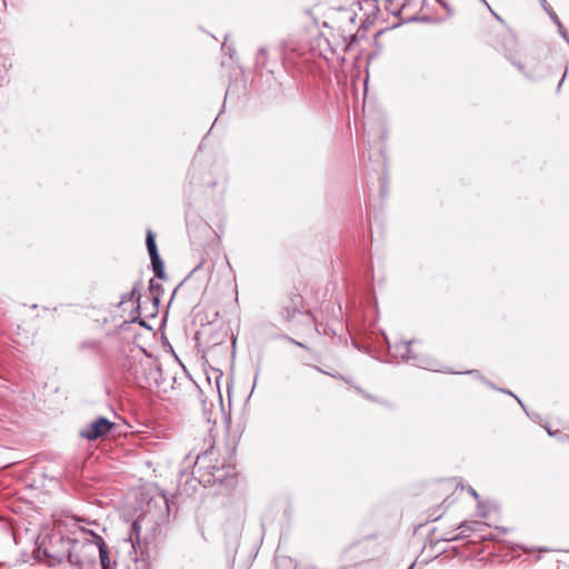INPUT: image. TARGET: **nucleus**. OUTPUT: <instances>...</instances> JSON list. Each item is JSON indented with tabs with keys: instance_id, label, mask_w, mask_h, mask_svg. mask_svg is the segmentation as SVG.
<instances>
[{
	"instance_id": "nucleus-7",
	"label": "nucleus",
	"mask_w": 569,
	"mask_h": 569,
	"mask_svg": "<svg viewBox=\"0 0 569 569\" xmlns=\"http://www.w3.org/2000/svg\"><path fill=\"white\" fill-rule=\"evenodd\" d=\"M481 526H482V523L477 522V521L471 522V523H461L458 528L460 530L459 533L453 535V536H448L445 539L451 541V540H457L459 538L470 537L471 532L476 531Z\"/></svg>"
},
{
	"instance_id": "nucleus-2",
	"label": "nucleus",
	"mask_w": 569,
	"mask_h": 569,
	"mask_svg": "<svg viewBox=\"0 0 569 569\" xmlns=\"http://www.w3.org/2000/svg\"><path fill=\"white\" fill-rule=\"evenodd\" d=\"M234 455L236 452L232 448L212 446L204 453L198 456L196 466L199 471L203 470L212 478H208V482H223L229 478L237 477Z\"/></svg>"
},
{
	"instance_id": "nucleus-5",
	"label": "nucleus",
	"mask_w": 569,
	"mask_h": 569,
	"mask_svg": "<svg viewBox=\"0 0 569 569\" xmlns=\"http://www.w3.org/2000/svg\"><path fill=\"white\" fill-rule=\"evenodd\" d=\"M112 428H114V423H112L108 419L101 417V418H98L97 420H94L89 426V428L81 430L80 436L82 438L93 440V439H98V438L106 436L107 433H109L111 431Z\"/></svg>"
},
{
	"instance_id": "nucleus-11",
	"label": "nucleus",
	"mask_w": 569,
	"mask_h": 569,
	"mask_svg": "<svg viewBox=\"0 0 569 569\" xmlns=\"http://www.w3.org/2000/svg\"><path fill=\"white\" fill-rule=\"evenodd\" d=\"M566 77H567V72H565V73H563L562 79H561V81H560L559 86H561V84H562V82L565 81Z\"/></svg>"
},
{
	"instance_id": "nucleus-12",
	"label": "nucleus",
	"mask_w": 569,
	"mask_h": 569,
	"mask_svg": "<svg viewBox=\"0 0 569 569\" xmlns=\"http://www.w3.org/2000/svg\"><path fill=\"white\" fill-rule=\"evenodd\" d=\"M73 520H76L77 522L81 521L79 518H76L74 516H73Z\"/></svg>"
},
{
	"instance_id": "nucleus-1",
	"label": "nucleus",
	"mask_w": 569,
	"mask_h": 569,
	"mask_svg": "<svg viewBox=\"0 0 569 569\" xmlns=\"http://www.w3.org/2000/svg\"><path fill=\"white\" fill-rule=\"evenodd\" d=\"M53 528L50 533L38 537L33 549V558L44 561L49 567L63 565L71 567V512L69 510L52 513Z\"/></svg>"
},
{
	"instance_id": "nucleus-9",
	"label": "nucleus",
	"mask_w": 569,
	"mask_h": 569,
	"mask_svg": "<svg viewBox=\"0 0 569 569\" xmlns=\"http://www.w3.org/2000/svg\"><path fill=\"white\" fill-rule=\"evenodd\" d=\"M409 347H410V345H409V343H402V345L400 346V348H403V349L406 350V353H402V355H401L403 358H407V359H410V358H411V356H409V355H408V352H409Z\"/></svg>"
},
{
	"instance_id": "nucleus-10",
	"label": "nucleus",
	"mask_w": 569,
	"mask_h": 569,
	"mask_svg": "<svg viewBox=\"0 0 569 569\" xmlns=\"http://www.w3.org/2000/svg\"><path fill=\"white\" fill-rule=\"evenodd\" d=\"M468 491H469V492H470L475 498H477V497H478V495H477L476 490H475V489H472L471 487H469V488H468Z\"/></svg>"
},
{
	"instance_id": "nucleus-6",
	"label": "nucleus",
	"mask_w": 569,
	"mask_h": 569,
	"mask_svg": "<svg viewBox=\"0 0 569 569\" xmlns=\"http://www.w3.org/2000/svg\"><path fill=\"white\" fill-rule=\"evenodd\" d=\"M146 243H147V248H148V251H149V254L151 258L154 274L158 278H163L164 277L163 263L160 260V257L158 254L157 244L154 241V237H153L152 231H150V230L147 232Z\"/></svg>"
},
{
	"instance_id": "nucleus-4",
	"label": "nucleus",
	"mask_w": 569,
	"mask_h": 569,
	"mask_svg": "<svg viewBox=\"0 0 569 569\" xmlns=\"http://www.w3.org/2000/svg\"><path fill=\"white\" fill-rule=\"evenodd\" d=\"M280 316L286 321H293L297 316H305L310 326L316 323L315 316L306 309L303 298L298 292H291L283 299Z\"/></svg>"
},
{
	"instance_id": "nucleus-13",
	"label": "nucleus",
	"mask_w": 569,
	"mask_h": 569,
	"mask_svg": "<svg viewBox=\"0 0 569 569\" xmlns=\"http://www.w3.org/2000/svg\"><path fill=\"white\" fill-rule=\"evenodd\" d=\"M4 563L0 561V566H3Z\"/></svg>"
},
{
	"instance_id": "nucleus-8",
	"label": "nucleus",
	"mask_w": 569,
	"mask_h": 569,
	"mask_svg": "<svg viewBox=\"0 0 569 569\" xmlns=\"http://www.w3.org/2000/svg\"><path fill=\"white\" fill-rule=\"evenodd\" d=\"M437 488H438L439 490H442V491H446V492H447V491H449V490H451V489H453L455 491H456L457 489H460V491H462V490H463V487H462V486H460V485H459L458 482H456V481H445V482H440V483H438Z\"/></svg>"
},
{
	"instance_id": "nucleus-3",
	"label": "nucleus",
	"mask_w": 569,
	"mask_h": 569,
	"mask_svg": "<svg viewBox=\"0 0 569 569\" xmlns=\"http://www.w3.org/2000/svg\"><path fill=\"white\" fill-rule=\"evenodd\" d=\"M80 539L89 541L92 553L99 552L102 569H110L109 550L102 537L77 523L73 525V545L79 543Z\"/></svg>"
}]
</instances>
